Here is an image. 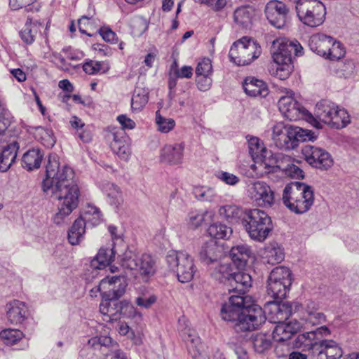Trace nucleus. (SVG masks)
I'll use <instances>...</instances> for the list:
<instances>
[{
  "instance_id": "obj_40",
  "label": "nucleus",
  "mask_w": 359,
  "mask_h": 359,
  "mask_svg": "<svg viewBox=\"0 0 359 359\" xmlns=\"http://www.w3.org/2000/svg\"><path fill=\"white\" fill-rule=\"evenodd\" d=\"M85 232L86 227L83 221L77 218L68 231L67 238L69 243L72 245L79 244L83 238Z\"/></svg>"
},
{
  "instance_id": "obj_45",
  "label": "nucleus",
  "mask_w": 359,
  "mask_h": 359,
  "mask_svg": "<svg viewBox=\"0 0 359 359\" xmlns=\"http://www.w3.org/2000/svg\"><path fill=\"white\" fill-rule=\"evenodd\" d=\"M285 255L282 248L278 245L268 246L264 250V259L270 264L280 263L284 259Z\"/></svg>"
},
{
  "instance_id": "obj_44",
  "label": "nucleus",
  "mask_w": 359,
  "mask_h": 359,
  "mask_svg": "<svg viewBox=\"0 0 359 359\" xmlns=\"http://www.w3.org/2000/svg\"><path fill=\"white\" fill-rule=\"evenodd\" d=\"M251 341L255 352L263 353L271 346V340L267 334L258 333L251 337Z\"/></svg>"
},
{
  "instance_id": "obj_4",
  "label": "nucleus",
  "mask_w": 359,
  "mask_h": 359,
  "mask_svg": "<svg viewBox=\"0 0 359 359\" xmlns=\"http://www.w3.org/2000/svg\"><path fill=\"white\" fill-rule=\"evenodd\" d=\"M243 226L250 238L258 242L264 241L273 229L271 217L257 208L245 210Z\"/></svg>"
},
{
  "instance_id": "obj_49",
  "label": "nucleus",
  "mask_w": 359,
  "mask_h": 359,
  "mask_svg": "<svg viewBox=\"0 0 359 359\" xmlns=\"http://www.w3.org/2000/svg\"><path fill=\"white\" fill-rule=\"evenodd\" d=\"M233 272L230 264L224 263L217 266L212 272V276L221 283H229Z\"/></svg>"
},
{
  "instance_id": "obj_20",
  "label": "nucleus",
  "mask_w": 359,
  "mask_h": 359,
  "mask_svg": "<svg viewBox=\"0 0 359 359\" xmlns=\"http://www.w3.org/2000/svg\"><path fill=\"white\" fill-rule=\"evenodd\" d=\"M252 198L263 208H270L275 202L274 192L264 182L258 181L252 185Z\"/></svg>"
},
{
  "instance_id": "obj_24",
  "label": "nucleus",
  "mask_w": 359,
  "mask_h": 359,
  "mask_svg": "<svg viewBox=\"0 0 359 359\" xmlns=\"http://www.w3.org/2000/svg\"><path fill=\"white\" fill-rule=\"evenodd\" d=\"M272 337L275 341L278 343L287 342L295 334L300 328V323L296 320L287 323L285 322L276 323Z\"/></svg>"
},
{
  "instance_id": "obj_41",
  "label": "nucleus",
  "mask_w": 359,
  "mask_h": 359,
  "mask_svg": "<svg viewBox=\"0 0 359 359\" xmlns=\"http://www.w3.org/2000/svg\"><path fill=\"white\" fill-rule=\"evenodd\" d=\"M248 149L249 154L255 163L258 160L264 159V154L270 153L260 142V140L256 137H252L248 140Z\"/></svg>"
},
{
  "instance_id": "obj_18",
  "label": "nucleus",
  "mask_w": 359,
  "mask_h": 359,
  "mask_svg": "<svg viewBox=\"0 0 359 359\" xmlns=\"http://www.w3.org/2000/svg\"><path fill=\"white\" fill-rule=\"evenodd\" d=\"M264 12L270 24L275 27L280 29L285 25L289 10L284 3L277 0L270 1L266 5Z\"/></svg>"
},
{
  "instance_id": "obj_22",
  "label": "nucleus",
  "mask_w": 359,
  "mask_h": 359,
  "mask_svg": "<svg viewBox=\"0 0 359 359\" xmlns=\"http://www.w3.org/2000/svg\"><path fill=\"white\" fill-rule=\"evenodd\" d=\"M2 136L0 137V172H6L16 158L19 144L15 141L7 144L3 141Z\"/></svg>"
},
{
  "instance_id": "obj_2",
  "label": "nucleus",
  "mask_w": 359,
  "mask_h": 359,
  "mask_svg": "<svg viewBox=\"0 0 359 359\" xmlns=\"http://www.w3.org/2000/svg\"><path fill=\"white\" fill-rule=\"evenodd\" d=\"M220 315L224 320L232 323L238 332L257 330L266 320L263 309L249 295L230 296L223 304Z\"/></svg>"
},
{
  "instance_id": "obj_32",
  "label": "nucleus",
  "mask_w": 359,
  "mask_h": 359,
  "mask_svg": "<svg viewBox=\"0 0 359 359\" xmlns=\"http://www.w3.org/2000/svg\"><path fill=\"white\" fill-rule=\"evenodd\" d=\"M43 151L39 149H32L26 151L22 157V166L27 171L40 168L43 158Z\"/></svg>"
},
{
  "instance_id": "obj_52",
  "label": "nucleus",
  "mask_w": 359,
  "mask_h": 359,
  "mask_svg": "<svg viewBox=\"0 0 359 359\" xmlns=\"http://www.w3.org/2000/svg\"><path fill=\"white\" fill-rule=\"evenodd\" d=\"M36 137L47 148H51L55 144V139L51 129L39 127L36 130Z\"/></svg>"
},
{
  "instance_id": "obj_11",
  "label": "nucleus",
  "mask_w": 359,
  "mask_h": 359,
  "mask_svg": "<svg viewBox=\"0 0 359 359\" xmlns=\"http://www.w3.org/2000/svg\"><path fill=\"white\" fill-rule=\"evenodd\" d=\"M272 57L278 65H292L293 55H303V48L298 41L278 39L273 42Z\"/></svg>"
},
{
  "instance_id": "obj_30",
  "label": "nucleus",
  "mask_w": 359,
  "mask_h": 359,
  "mask_svg": "<svg viewBox=\"0 0 359 359\" xmlns=\"http://www.w3.org/2000/svg\"><path fill=\"white\" fill-rule=\"evenodd\" d=\"M243 87L245 93L251 97H265L269 93L266 84L263 81L253 77L246 78Z\"/></svg>"
},
{
  "instance_id": "obj_19",
  "label": "nucleus",
  "mask_w": 359,
  "mask_h": 359,
  "mask_svg": "<svg viewBox=\"0 0 359 359\" xmlns=\"http://www.w3.org/2000/svg\"><path fill=\"white\" fill-rule=\"evenodd\" d=\"M112 141L110 147L113 152L118 155L121 159L127 161L131 154L130 138L122 129H116L112 134Z\"/></svg>"
},
{
  "instance_id": "obj_51",
  "label": "nucleus",
  "mask_w": 359,
  "mask_h": 359,
  "mask_svg": "<svg viewBox=\"0 0 359 359\" xmlns=\"http://www.w3.org/2000/svg\"><path fill=\"white\" fill-rule=\"evenodd\" d=\"M262 160H258L256 163H260V165L266 170V172H276L277 169H282L279 164V155L273 156L271 152L264 154Z\"/></svg>"
},
{
  "instance_id": "obj_31",
  "label": "nucleus",
  "mask_w": 359,
  "mask_h": 359,
  "mask_svg": "<svg viewBox=\"0 0 359 359\" xmlns=\"http://www.w3.org/2000/svg\"><path fill=\"white\" fill-rule=\"evenodd\" d=\"M252 250L247 245H238L231 248L229 255L238 269L244 268L252 255Z\"/></svg>"
},
{
  "instance_id": "obj_10",
  "label": "nucleus",
  "mask_w": 359,
  "mask_h": 359,
  "mask_svg": "<svg viewBox=\"0 0 359 359\" xmlns=\"http://www.w3.org/2000/svg\"><path fill=\"white\" fill-rule=\"evenodd\" d=\"M291 271L285 266L274 268L267 280V293L273 299H283L292 285Z\"/></svg>"
},
{
  "instance_id": "obj_16",
  "label": "nucleus",
  "mask_w": 359,
  "mask_h": 359,
  "mask_svg": "<svg viewBox=\"0 0 359 359\" xmlns=\"http://www.w3.org/2000/svg\"><path fill=\"white\" fill-rule=\"evenodd\" d=\"M265 316L271 323H278L287 320L292 313V304L288 301L274 299L269 301L264 305Z\"/></svg>"
},
{
  "instance_id": "obj_59",
  "label": "nucleus",
  "mask_w": 359,
  "mask_h": 359,
  "mask_svg": "<svg viewBox=\"0 0 359 359\" xmlns=\"http://www.w3.org/2000/svg\"><path fill=\"white\" fill-rule=\"evenodd\" d=\"M212 71L211 60L205 57L198 62L195 72L196 75H211Z\"/></svg>"
},
{
  "instance_id": "obj_12",
  "label": "nucleus",
  "mask_w": 359,
  "mask_h": 359,
  "mask_svg": "<svg viewBox=\"0 0 359 359\" xmlns=\"http://www.w3.org/2000/svg\"><path fill=\"white\" fill-rule=\"evenodd\" d=\"M178 331L182 339L189 344V351L193 359H210L203 351V345L196 332L192 329L184 317L179 318Z\"/></svg>"
},
{
  "instance_id": "obj_29",
  "label": "nucleus",
  "mask_w": 359,
  "mask_h": 359,
  "mask_svg": "<svg viewBox=\"0 0 359 359\" xmlns=\"http://www.w3.org/2000/svg\"><path fill=\"white\" fill-rule=\"evenodd\" d=\"M337 104L328 100H322L316 105L313 117L321 124H328L336 111Z\"/></svg>"
},
{
  "instance_id": "obj_14",
  "label": "nucleus",
  "mask_w": 359,
  "mask_h": 359,
  "mask_svg": "<svg viewBox=\"0 0 359 359\" xmlns=\"http://www.w3.org/2000/svg\"><path fill=\"white\" fill-rule=\"evenodd\" d=\"M302 152L306 161L315 168L327 170L333 165L331 155L322 148L306 144L303 147Z\"/></svg>"
},
{
  "instance_id": "obj_28",
  "label": "nucleus",
  "mask_w": 359,
  "mask_h": 359,
  "mask_svg": "<svg viewBox=\"0 0 359 359\" xmlns=\"http://www.w3.org/2000/svg\"><path fill=\"white\" fill-rule=\"evenodd\" d=\"M332 42V36L318 33L310 37L309 46L311 50L325 58Z\"/></svg>"
},
{
  "instance_id": "obj_58",
  "label": "nucleus",
  "mask_w": 359,
  "mask_h": 359,
  "mask_svg": "<svg viewBox=\"0 0 359 359\" xmlns=\"http://www.w3.org/2000/svg\"><path fill=\"white\" fill-rule=\"evenodd\" d=\"M294 130L297 132V146H298L299 142L309 140L313 141L318 136V134L316 132L307 129H303L299 127L294 126Z\"/></svg>"
},
{
  "instance_id": "obj_54",
  "label": "nucleus",
  "mask_w": 359,
  "mask_h": 359,
  "mask_svg": "<svg viewBox=\"0 0 359 359\" xmlns=\"http://www.w3.org/2000/svg\"><path fill=\"white\" fill-rule=\"evenodd\" d=\"M83 69L88 74H96L98 73L105 74L109 71V67L103 62H94L90 60L89 62H86L83 64Z\"/></svg>"
},
{
  "instance_id": "obj_60",
  "label": "nucleus",
  "mask_w": 359,
  "mask_h": 359,
  "mask_svg": "<svg viewBox=\"0 0 359 359\" xmlns=\"http://www.w3.org/2000/svg\"><path fill=\"white\" fill-rule=\"evenodd\" d=\"M11 123V114L0 104V137L4 135Z\"/></svg>"
},
{
  "instance_id": "obj_23",
  "label": "nucleus",
  "mask_w": 359,
  "mask_h": 359,
  "mask_svg": "<svg viewBox=\"0 0 359 359\" xmlns=\"http://www.w3.org/2000/svg\"><path fill=\"white\" fill-rule=\"evenodd\" d=\"M318 346L316 354L311 355V359H339L343 355L341 346L335 341L323 339Z\"/></svg>"
},
{
  "instance_id": "obj_57",
  "label": "nucleus",
  "mask_w": 359,
  "mask_h": 359,
  "mask_svg": "<svg viewBox=\"0 0 359 359\" xmlns=\"http://www.w3.org/2000/svg\"><path fill=\"white\" fill-rule=\"evenodd\" d=\"M156 123L158 126V130L163 133L170 132L175 126L174 119L165 118L158 111L156 113Z\"/></svg>"
},
{
  "instance_id": "obj_42",
  "label": "nucleus",
  "mask_w": 359,
  "mask_h": 359,
  "mask_svg": "<svg viewBox=\"0 0 359 359\" xmlns=\"http://www.w3.org/2000/svg\"><path fill=\"white\" fill-rule=\"evenodd\" d=\"M331 119L332 121H330L327 125L336 129L345 128L351 122L347 111L344 108H339L338 105Z\"/></svg>"
},
{
  "instance_id": "obj_56",
  "label": "nucleus",
  "mask_w": 359,
  "mask_h": 359,
  "mask_svg": "<svg viewBox=\"0 0 359 359\" xmlns=\"http://www.w3.org/2000/svg\"><path fill=\"white\" fill-rule=\"evenodd\" d=\"M36 0H9V5L12 10L16 11L23 7L27 12H37L40 7L38 5H34Z\"/></svg>"
},
{
  "instance_id": "obj_53",
  "label": "nucleus",
  "mask_w": 359,
  "mask_h": 359,
  "mask_svg": "<svg viewBox=\"0 0 359 359\" xmlns=\"http://www.w3.org/2000/svg\"><path fill=\"white\" fill-rule=\"evenodd\" d=\"M346 51L344 45L332 38V45L328 48L325 58L330 60H339L345 55Z\"/></svg>"
},
{
  "instance_id": "obj_26",
  "label": "nucleus",
  "mask_w": 359,
  "mask_h": 359,
  "mask_svg": "<svg viewBox=\"0 0 359 359\" xmlns=\"http://www.w3.org/2000/svg\"><path fill=\"white\" fill-rule=\"evenodd\" d=\"M184 150V143L165 144L161 149L160 160L169 164H180L182 161Z\"/></svg>"
},
{
  "instance_id": "obj_35",
  "label": "nucleus",
  "mask_w": 359,
  "mask_h": 359,
  "mask_svg": "<svg viewBox=\"0 0 359 359\" xmlns=\"http://www.w3.org/2000/svg\"><path fill=\"white\" fill-rule=\"evenodd\" d=\"M115 252L113 248H101L97 255L90 262V267L102 269L109 266L114 260Z\"/></svg>"
},
{
  "instance_id": "obj_50",
  "label": "nucleus",
  "mask_w": 359,
  "mask_h": 359,
  "mask_svg": "<svg viewBox=\"0 0 359 359\" xmlns=\"http://www.w3.org/2000/svg\"><path fill=\"white\" fill-rule=\"evenodd\" d=\"M0 337L5 344L13 346L24 337V334L18 329L7 328L0 332Z\"/></svg>"
},
{
  "instance_id": "obj_25",
  "label": "nucleus",
  "mask_w": 359,
  "mask_h": 359,
  "mask_svg": "<svg viewBox=\"0 0 359 359\" xmlns=\"http://www.w3.org/2000/svg\"><path fill=\"white\" fill-rule=\"evenodd\" d=\"M27 316L28 309L24 302L13 300L6 304V318L10 324H21L27 319Z\"/></svg>"
},
{
  "instance_id": "obj_15",
  "label": "nucleus",
  "mask_w": 359,
  "mask_h": 359,
  "mask_svg": "<svg viewBox=\"0 0 359 359\" xmlns=\"http://www.w3.org/2000/svg\"><path fill=\"white\" fill-rule=\"evenodd\" d=\"M293 126L285 125L282 122L273 127V140L276 147L283 150H290L296 148L297 133Z\"/></svg>"
},
{
  "instance_id": "obj_64",
  "label": "nucleus",
  "mask_w": 359,
  "mask_h": 359,
  "mask_svg": "<svg viewBox=\"0 0 359 359\" xmlns=\"http://www.w3.org/2000/svg\"><path fill=\"white\" fill-rule=\"evenodd\" d=\"M304 319L307 323L315 325L325 323L326 321V316L318 310L309 316H304Z\"/></svg>"
},
{
  "instance_id": "obj_6",
  "label": "nucleus",
  "mask_w": 359,
  "mask_h": 359,
  "mask_svg": "<svg viewBox=\"0 0 359 359\" xmlns=\"http://www.w3.org/2000/svg\"><path fill=\"white\" fill-rule=\"evenodd\" d=\"M261 53V46L255 41L243 36L233 43L229 53V57L231 62L236 65L245 66L258 58Z\"/></svg>"
},
{
  "instance_id": "obj_33",
  "label": "nucleus",
  "mask_w": 359,
  "mask_h": 359,
  "mask_svg": "<svg viewBox=\"0 0 359 359\" xmlns=\"http://www.w3.org/2000/svg\"><path fill=\"white\" fill-rule=\"evenodd\" d=\"M41 26L40 22H34L32 18L27 16L23 29L19 32L22 41L27 45L32 44Z\"/></svg>"
},
{
  "instance_id": "obj_37",
  "label": "nucleus",
  "mask_w": 359,
  "mask_h": 359,
  "mask_svg": "<svg viewBox=\"0 0 359 359\" xmlns=\"http://www.w3.org/2000/svg\"><path fill=\"white\" fill-rule=\"evenodd\" d=\"M255 11L250 6H242L236 9L233 13L234 22L241 28L248 29L252 24Z\"/></svg>"
},
{
  "instance_id": "obj_7",
  "label": "nucleus",
  "mask_w": 359,
  "mask_h": 359,
  "mask_svg": "<svg viewBox=\"0 0 359 359\" xmlns=\"http://www.w3.org/2000/svg\"><path fill=\"white\" fill-rule=\"evenodd\" d=\"M293 92L287 90L286 95L281 96L278 100V108L280 112L290 121H297L300 118L305 119L316 128H322L320 124L301 103L293 97Z\"/></svg>"
},
{
  "instance_id": "obj_27",
  "label": "nucleus",
  "mask_w": 359,
  "mask_h": 359,
  "mask_svg": "<svg viewBox=\"0 0 359 359\" xmlns=\"http://www.w3.org/2000/svg\"><path fill=\"white\" fill-rule=\"evenodd\" d=\"M252 283L251 276L245 271L233 272L229 283V291L238 293L237 295H246Z\"/></svg>"
},
{
  "instance_id": "obj_43",
  "label": "nucleus",
  "mask_w": 359,
  "mask_h": 359,
  "mask_svg": "<svg viewBox=\"0 0 359 359\" xmlns=\"http://www.w3.org/2000/svg\"><path fill=\"white\" fill-rule=\"evenodd\" d=\"M208 233L215 239H228L232 233V229L226 224L217 222L208 227Z\"/></svg>"
},
{
  "instance_id": "obj_17",
  "label": "nucleus",
  "mask_w": 359,
  "mask_h": 359,
  "mask_svg": "<svg viewBox=\"0 0 359 359\" xmlns=\"http://www.w3.org/2000/svg\"><path fill=\"white\" fill-rule=\"evenodd\" d=\"M330 334V330L327 326H321L314 330L303 332L298 334L296 339V344L300 347L312 350V354H316L318 346L320 344L321 338L323 336H327Z\"/></svg>"
},
{
  "instance_id": "obj_1",
  "label": "nucleus",
  "mask_w": 359,
  "mask_h": 359,
  "mask_svg": "<svg viewBox=\"0 0 359 359\" xmlns=\"http://www.w3.org/2000/svg\"><path fill=\"white\" fill-rule=\"evenodd\" d=\"M74 177V172L71 168L67 165L60 167L55 154L48 156L42 190L47 196L58 201V211L53 218L55 224H62L79 205L80 190Z\"/></svg>"
},
{
  "instance_id": "obj_38",
  "label": "nucleus",
  "mask_w": 359,
  "mask_h": 359,
  "mask_svg": "<svg viewBox=\"0 0 359 359\" xmlns=\"http://www.w3.org/2000/svg\"><path fill=\"white\" fill-rule=\"evenodd\" d=\"M245 214V210L234 205H226L219 208V215L229 222L236 223L241 221Z\"/></svg>"
},
{
  "instance_id": "obj_47",
  "label": "nucleus",
  "mask_w": 359,
  "mask_h": 359,
  "mask_svg": "<svg viewBox=\"0 0 359 359\" xmlns=\"http://www.w3.org/2000/svg\"><path fill=\"white\" fill-rule=\"evenodd\" d=\"M119 314L120 319L121 318H131L135 320L136 322L142 320L141 313L127 300L121 301Z\"/></svg>"
},
{
  "instance_id": "obj_9",
  "label": "nucleus",
  "mask_w": 359,
  "mask_h": 359,
  "mask_svg": "<svg viewBox=\"0 0 359 359\" xmlns=\"http://www.w3.org/2000/svg\"><path fill=\"white\" fill-rule=\"evenodd\" d=\"M296 11L299 20L311 27L322 25L325 19V6L318 0H299Z\"/></svg>"
},
{
  "instance_id": "obj_8",
  "label": "nucleus",
  "mask_w": 359,
  "mask_h": 359,
  "mask_svg": "<svg viewBox=\"0 0 359 359\" xmlns=\"http://www.w3.org/2000/svg\"><path fill=\"white\" fill-rule=\"evenodd\" d=\"M170 271L177 273L181 283L191 281L196 271L194 259L185 251H169L165 257Z\"/></svg>"
},
{
  "instance_id": "obj_61",
  "label": "nucleus",
  "mask_w": 359,
  "mask_h": 359,
  "mask_svg": "<svg viewBox=\"0 0 359 359\" xmlns=\"http://www.w3.org/2000/svg\"><path fill=\"white\" fill-rule=\"evenodd\" d=\"M157 300V297L154 294L149 295V297L146 296H139L135 299V304L142 308L144 309H149L151 306L156 303Z\"/></svg>"
},
{
  "instance_id": "obj_63",
  "label": "nucleus",
  "mask_w": 359,
  "mask_h": 359,
  "mask_svg": "<svg viewBox=\"0 0 359 359\" xmlns=\"http://www.w3.org/2000/svg\"><path fill=\"white\" fill-rule=\"evenodd\" d=\"M217 177L225 184L231 186L236 185L240 181L239 177L236 175L224 171L219 172L217 174Z\"/></svg>"
},
{
  "instance_id": "obj_48",
  "label": "nucleus",
  "mask_w": 359,
  "mask_h": 359,
  "mask_svg": "<svg viewBox=\"0 0 359 359\" xmlns=\"http://www.w3.org/2000/svg\"><path fill=\"white\" fill-rule=\"evenodd\" d=\"M148 92L144 88H136L131 99V108L133 111H140L149 100Z\"/></svg>"
},
{
  "instance_id": "obj_34",
  "label": "nucleus",
  "mask_w": 359,
  "mask_h": 359,
  "mask_svg": "<svg viewBox=\"0 0 359 359\" xmlns=\"http://www.w3.org/2000/svg\"><path fill=\"white\" fill-rule=\"evenodd\" d=\"M121 301L118 299H111L108 300L107 298L102 299L100 304V311L102 314L109 318L108 321H114L120 319L119 309Z\"/></svg>"
},
{
  "instance_id": "obj_39",
  "label": "nucleus",
  "mask_w": 359,
  "mask_h": 359,
  "mask_svg": "<svg viewBox=\"0 0 359 359\" xmlns=\"http://www.w3.org/2000/svg\"><path fill=\"white\" fill-rule=\"evenodd\" d=\"M102 214L98 208L88 205L83 213L78 218L84 222L85 227H94L100 224L102 220Z\"/></svg>"
},
{
  "instance_id": "obj_3",
  "label": "nucleus",
  "mask_w": 359,
  "mask_h": 359,
  "mask_svg": "<svg viewBox=\"0 0 359 359\" xmlns=\"http://www.w3.org/2000/svg\"><path fill=\"white\" fill-rule=\"evenodd\" d=\"M282 200L291 212L303 214L313 204V191L311 187L303 182H292L285 187Z\"/></svg>"
},
{
  "instance_id": "obj_21",
  "label": "nucleus",
  "mask_w": 359,
  "mask_h": 359,
  "mask_svg": "<svg viewBox=\"0 0 359 359\" xmlns=\"http://www.w3.org/2000/svg\"><path fill=\"white\" fill-rule=\"evenodd\" d=\"M224 252L222 246L215 241H210L203 244L198 250V258L202 263L210 264L218 262Z\"/></svg>"
},
{
  "instance_id": "obj_13",
  "label": "nucleus",
  "mask_w": 359,
  "mask_h": 359,
  "mask_svg": "<svg viewBox=\"0 0 359 359\" xmlns=\"http://www.w3.org/2000/svg\"><path fill=\"white\" fill-rule=\"evenodd\" d=\"M127 283L123 276H114L102 279L96 291H100L102 299H119L126 292Z\"/></svg>"
},
{
  "instance_id": "obj_55",
  "label": "nucleus",
  "mask_w": 359,
  "mask_h": 359,
  "mask_svg": "<svg viewBox=\"0 0 359 359\" xmlns=\"http://www.w3.org/2000/svg\"><path fill=\"white\" fill-rule=\"evenodd\" d=\"M211 217L212 213L208 211L191 212L189 214V223L192 227L196 228L203 223H206Z\"/></svg>"
},
{
  "instance_id": "obj_36",
  "label": "nucleus",
  "mask_w": 359,
  "mask_h": 359,
  "mask_svg": "<svg viewBox=\"0 0 359 359\" xmlns=\"http://www.w3.org/2000/svg\"><path fill=\"white\" fill-rule=\"evenodd\" d=\"M102 189L106 194L109 205L118 209L123 202L119 187L113 183L107 182L103 184Z\"/></svg>"
},
{
  "instance_id": "obj_46",
  "label": "nucleus",
  "mask_w": 359,
  "mask_h": 359,
  "mask_svg": "<svg viewBox=\"0 0 359 359\" xmlns=\"http://www.w3.org/2000/svg\"><path fill=\"white\" fill-rule=\"evenodd\" d=\"M196 198L201 201L212 202L217 198V193L214 188L207 186H197L193 189Z\"/></svg>"
},
{
  "instance_id": "obj_5",
  "label": "nucleus",
  "mask_w": 359,
  "mask_h": 359,
  "mask_svg": "<svg viewBox=\"0 0 359 359\" xmlns=\"http://www.w3.org/2000/svg\"><path fill=\"white\" fill-rule=\"evenodd\" d=\"M123 267L135 270L144 282L155 275L156 272V260L150 254L137 255L131 250H126L121 259Z\"/></svg>"
},
{
  "instance_id": "obj_62",
  "label": "nucleus",
  "mask_w": 359,
  "mask_h": 359,
  "mask_svg": "<svg viewBox=\"0 0 359 359\" xmlns=\"http://www.w3.org/2000/svg\"><path fill=\"white\" fill-rule=\"evenodd\" d=\"M282 170L292 178L302 179L304 177V171L294 164H288L285 168H282Z\"/></svg>"
}]
</instances>
